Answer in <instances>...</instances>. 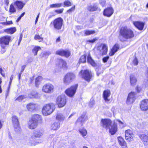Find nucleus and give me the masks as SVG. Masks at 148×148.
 Masks as SVG:
<instances>
[{"label":"nucleus","instance_id":"nucleus-59","mask_svg":"<svg viewBox=\"0 0 148 148\" xmlns=\"http://www.w3.org/2000/svg\"><path fill=\"white\" fill-rule=\"evenodd\" d=\"M4 2L5 4L8 5L9 3V1L8 0H6L4 1Z\"/></svg>","mask_w":148,"mask_h":148},{"label":"nucleus","instance_id":"nucleus-3","mask_svg":"<svg viewBox=\"0 0 148 148\" xmlns=\"http://www.w3.org/2000/svg\"><path fill=\"white\" fill-rule=\"evenodd\" d=\"M120 35L124 38L127 39L134 36L133 32L130 29L126 27H122L120 31Z\"/></svg>","mask_w":148,"mask_h":148},{"label":"nucleus","instance_id":"nucleus-11","mask_svg":"<svg viewBox=\"0 0 148 148\" xmlns=\"http://www.w3.org/2000/svg\"><path fill=\"white\" fill-rule=\"evenodd\" d=\"M10 39V36H4L0 38V43L1 44L2 48L4 49L5 47V45H8Z\"/></svg>","mask_w":148,"mask_h":148},{"label":"nucleus","instance_id":"nucleus-8","mask_svg":"<svg viewBox=\"0 0 148 148\" xmlns=\"http://www.w3.org/2000/svg\"><path fill=\"white\" fill-rule=\"evenodd\" d=\"M56 102L59 108H62L66 104V99L64 95L59 96L56 98Z\"/></svg>","mask_w":148,"mask_h":148},{"label":"nucleus","instance_id":"nucleus-57","mask_svg":"<svg viewBox=\"0 0 148 148\" xmlns=\"http://www.w3.org/2000/svg\"><path fill=\"white\" fill-rule=\"evenodd\" d=\"M12 23V21H8L6 23H2V24H5L7 25H10Z\"/></svg>","mask_w":148,"mask_h":148},{"label":"nucleus","instance_id":"nucleus-25","mask_svg":"<svg viewBox=\"0 0 148 148\" xmlns=\"http://www.w3.org/2000/svg\"><path fill=\"white\" fill-rule=\"evenodd\" d=\"M119 45L118 44H115L111 49L109 53L110 55L111 56H113L119 49Z\"/></svg>","mask_w":148,"mask_h":148},{"label":"nucleus","instance_id":"nucleus-45","mask_svg":"<svg viewBox=\"0 0 148 148\" xmlns=\"http://www.w3.org/2000/svg\"><path fill=\"white\" fill-rule=\"evenodd\" d=\"M26 97L25 96H20L16 99V100L20 101H22Z\"/></svg>","mask_w":148,"mask_h":148},{"label":"nucleus","instance_id":"nucleus-60","mask_svg":"<svg viewBox=\"0 0 148 148\" xmlns=\"http://www.w3.org/2000/svg\"><path fill=\"white\" fill-rule=\"evenodd\" d=\"M146 76L147 78V80L148 81V68H147V69Z\"/></svg>","mask_w":148,"mask_h":148},{"label":"nucleus","instance_id":"nucleus-38","mask_svg":"<svg viewBox=\"0 0 148 148\" xmlns=\"http://www.w3.org/2000/svg\"><path fill=\"white\" fill-rule=\"evenodd\" d=\"M35 139H31V137L30 138V140L29 142V143L32 145L35 146L36 145H38L40 143V142L34 140Z\"/></svg>","mask_w":148,"mask_h":148},{"label":"nucleus","instance_id":"nucleus-54","mask_svg":"<svg viewBox=\"0 0 148 148\" xmlns=\"http://www.w3.org/2000/svg\"><path fill=\"white\" fill-rule=\"evenodd\" d=\"M13 77H14V76L13 75H11V77L10 78V81L9 84V87H10V86L11 84L12 80L13 78Z\"/></svg>","mask_w":148,"mask_h":148},{"label":"nucleus","instance_id":"nucleus-13","mask_svg":"<svg viewBox=\"0 0 148 148\" xmlns=\"http://www.w3.org/2000/svg\"><path fill=\"white\" fill-rule=\"evenodd\" d=\"M136 93L134 92H132L128 95L127 100V103L130 104L132 103L135 100Z\"/></svg>","mask_w":148,"mask_h":148},{"label":"nucleus","instance_id":"nucleus-6","mask_svg":"<svg viewBox=\"0 0 148 148\" xmlns=\"http://www.w3.org/2000/svg\"><path fill=\"white\" fill-rule=\"evenodd\" d=\"M77 86V84L71 86L65 90V93L69 97H73L76 93Z\"/></svg>","mask_w":148,"mask_h":148},{"label":"nucleus","instance_id":"nucleus-49","mask_svg":"<svg viewBox=\"0 0 148 148\" xmlns=\"http://www.w3.org/2000/svg\"><path fill=\"white\" fill-rule=\"evenodd\" d=\"M99 3L103 7L105 6L106 1L105 0H100Z\"/></svg>","mask_w":148,"mask_h":148},{"label":"nucleus","instance_id":"nucleus-32","mask_svg":"<svg viewBox=\"0 0 148 148\" xmlns=\"http://www.w3.org/2000/svg\"><path fill=\"white\" fill-rule=\"evenodd\" d=\"M87 62L93 66H95L96 65V64L92 59L90 54H88L87 56Z\"/></svg>","mask_w":148,"mask_h":148},{"label":"nucleus","instance_id":"nucleus-50","mask_svg":"<svg viewBox=\"0 0 148 148\" xmlns=\"http://www.w3.org/2000/svg\"><path fill=\"white\" fill-rule=\"evenodd\" d=\"M133 64L134 65H137L138 64V59L136 57H135L134 59L133 60Z\"/></svg>","mask_w":148,"mask_h":148},{"label":"nucleus","instance_id":"nucleus-51","mask_svg":"<svg viewBox=\"0 0 148 148\" xmlns=\"http://www.w3.org/2000/svg\"><path fill=\"white\" fill-rule=\"evenodd\" d=\"M75 5L73 7H72L69 10H68L67 12L69 13H70L73 11L75 10Z\"/></svg>","mask_w":148,"mask_h":148},{"label":"nucleus","instance_id":"nucleus-37","mask_svg":"<svg viewBox=\"0 0 148 148\" xmlns=\"http://www.w3.org/2000/svg\"><path fill=\"white\" fill-rule=\"evenodd\" d=\"M15 4L19 9H22L24 5L22 2L18 1H16Z\"/></svg>","mask_w":148,"mask_h":148},{"label":"nucleus","instance_id":"nucleus-22","mask_svg":"<svg viewBox=\"0 0 148 148\" xmlns=\"http://www.w3.org/2000/svg\"><path fill=\"white\" fill-rule=\"evenodd\" d=\"M134 25L139 30H142L144 28L145 23L141 21H134L133 22Z\"/></svg>","mask_w":148,"mask_h":148},{"label":"nucleus","instance_id":"nucleus-41","mask_svg":"<svg viewBox=\"0 0 148 148\" xmlns=\"http://www.w3.org/2000/svg\"><path fill=\"white\" fill-rule=\"evenodd\" d=\"M61 3H58L50 5V8H60L62 5Z\"/></svg>","mask_w":148,"mask_h":148},{"label":"nucleus","instance_id":"nucleus-9","mask_svg":"<svg viewBox=\"0 0 148 148\" xmlns=\"http://www.w3.org/2000/svg\"><path fill=\"white\" fill-rule=\"evenodd\" d=\"M54 88V86L52 84L47 83L43 86L42 90L43 92L45 93L50 94L53 92Z\"/></svg>","mask_w":148,"mask_h":148},{"label":"nucleus","instance_id":"nucleus-53","mask_svg":"<svg viewBox=\"0 0 148 148\" xmlns=\"http://www.w3.org/2000/svg\"><path fill=\"white\" fill-rule=\"evenodd\" d=\"M109 56H106L103 58V61L104 62H106L108 59H109Z\"/></svg>","mask_w":148,"mask_h":148},{"label":"nucleus","instance_id":"nucleus-4","mask_svg":"<svg viewBox=\"0 0 148 148\" xmlns=\"http://www.w3.org/2000/svg\"><path fill=\"white\" fill-rule=\"evenodd\" d=\"M55 108L54 104L52 103L47 104L43 106L42 109V112L44 115L47 116L51 114Z\"/></svg>","mask_w":148,"mask_h":148},{"label":"nucleus","instance_id":"nucleus-44","mask_svg":"<svg viewBox=\"0 0 148 148\" xmlns=\"http://www.w3.org/2000/svg\"><path fill=\"white\" fill-rule=\"evenodd\" d=\"M34 39L37 40H40L39 41V42H41L43 40V38L41 37L39 35H35L34 36Z\"/></svg>","mask_w":148,"mask_h":148},{"label":"nucleus","instance_id":"nucleus-39","mask_svg":"<svg viewBox=\"0 0 148 148\" xmlns=\"http://www.w3.org/2000/svg\"><path fill=\"white\" fill-rule=\"evenodd\" d=\"M84 32L86 36L93 34L95 33V31L93 30H85L84 31Z\"/></svg>","mask_w":148,"mask_h":148},{"label":"nucleus","instance_id":"nucleus-26","mask_svg":"<svg viewBox=\"0 0 148 148\" xmlns=\"http://www.w3.org/2000/svg\"><path fill=\"white\" fill-rule=\"evenodd\" d=\"M130 84L131 86H134L136 84L137 82V79L134 75L132 74L130 75Z\"/></svg>","mask_w":148,"mask_h":148},{"label":"nucleus","instance_id":"nucleus-43","mask_svg":"<svg viewBox=\"0 0 148 148\" xmlns=\"http://www.w3.org/2000/svg\"><path fill=\"white\" fill-rule=\"evenodd\" d=\"M51 54L49 51L44 52L41 53V55L43 57L47 58Z\"/></svg>","mask_w":148,"mask_h":148},{"label":"nucleus","instance_id":"nucleus-27","mask_svg":"<svg viewBox=\"0 0 148 148\" xmlns=\"http://www.w3.org/2000/svg\"><path fill=\"white\" fill-rule=\"evenodd\" d=\"M60 127V123L59 122L55 121L51 125V129L54 130L58 129Z\"/></svg>","mask_w":148,"mask_h":148},{"label":"nucleus","instance_id":"nucleus-63","mask_svg":"<svg viewBox=\"0 0 148 148\" xmlns=\"http://www.w3.org/2000/svg\"><path fill=\"white\" fill-rule=\"evenodd\" d=\"M136 89L138 92H139L140 90V88L138 86H137V88H136Z\"/></svg>","mask_w":148,"mask_h":148},{"label":"nucleus","instance_id":"nucleus-55","mask_svg":"<svg viewBox=\"0 0 148 148\" xmlns=\"http://www.w3.org/2000/svg\"><path fill=\"white\" fill-rule=\"evenodd\" d=\"M26 66L25 65H23L21 66V70L20 72L22 73L23 71H24Z\"/></svg>","mask_w":148,"mask_h":148},{"label":"nucleus","instance_id":"nucleus-46","mask_svg":"<svg viewBox=\"0 0 148 148\" xmlns=\"http://www.w3.org/2000/svg\"><path fill=\"white\" fill-rule=\"evenodd\" d=\"M64 5L65 6H70L71 5V3L69 1H65L64 3Z\"/></svg>","mask_w":148,"mask_h":148},{"label":"nucleus","instance_id":"nucleus-23","mask_svg":"<svg viewBox=\"0 0 148 148\" xmlns=\"http://www.w3.org/2000/svg\"><path fill=\"white\" fill-rule=\"evenodd\" d=\"M125 138L127 140H130L133 138V134L132 131L130 130H127L125 131Z\"/></svg>","mask_w":148,"mask_h":148},{"label":"nucleus","instance_id":"nucleus-31","mask_svg":"<svg viewBox=\"0 0 148 148\" xmlns=\"http://www.w3.org/2000/svg\"><path fill=\"white\" fill-rule=\"evenodd\" d=\"M118 140L119 144L123 147H126V144L124 139L121 136L118 137Z\"/></svg>","mask_w":148,"mask_h":148},{"label":"nucleus","instance_id":"nucleus-19","mask_svg":"<svg viewBox=\"0 0 148 148\" xmlns=\"http://www.w3.org/2000/svg\"><path fill=\"white\" fill-rule=\"evenodd\" d=\"M58 70L56 71V72L60 71V69L61 67L64 68H66L67 67L66 63L65 61L62 59H59L58 61Z\"/></svg>","mask_w":148,"mask_h":148},{"label":"nucleus","instance_id":"nucleus-30","mask_svg":"<svg viewBox=\"0 0 148 148\" xmlns=\"http://www.w3.org/2000/svg\"><path fill=\"white\" fill-rule=\"evenodd\" d=\"M37 106V105L36 104L34 103H30L27 106V108L28 110L32 111L35 109Z\"/></svg>","mask_w":148,"mask_h":148},{"label":"nucleus","instance_id":"nucleus-28","mask_svg":"<svg viewBox=\"0 0 148 148\" xmlns=\"http://www.w3.org/2000/svg\"><path fill=\"white\" fill-rule=\"evenodd\" d=\"M96 4H94L93 5H89L87 7V9L90 12H93L96 11L97 9Z\"/></svg>","mask_w":148,"mask_h":148},{"label":"nucleus","instance_id":"nucleus-14","mask_svg":"<svg viewBox=\"0 0 148 148\" xmlns=\"http://www.w3.org/2000/svg\"><path fill=\"white\" fill-rule=\"evenodd\" d=\"M88 119L87 116L85 113H84L77 119L76 122V125L79 126H82L83 123Z\"/></svg>","mask_w":148,"mask_h":148},{"label":"nucleus","instance_id":"nucleus-33","mask_svg":"<svg viewBox=\"0 0 148 148\" xmlns=\"http://www.w3.org/2000/svg\"><path fill=\"white\" fill-rule=\"evenodd\" d=\"M42 77L41 76H38L35 79V84L36 86L37 87L40 84L42 80Z\"/></svg>","mask_w":148,"mask_h":148},{"label":"nucleus","instance_id":"nucleus-5","mask_svg":"<svg viewBox=\"0 0 148 148\" xmlns=\"http://www.w3.org/2000/svg\"><path fill=\"white\" fill-rule=\"evenodd\" d=\"M63 22V19L61 17H59L51 22V25H52L55 29L57 30H60L62 27Z\"/></svg>","mask_w":148,"mask_h":148},{"label":"nucleus","instance_id":"nucleus-29","mask_svg":"<svg viewBox=\"0 0 148 148\" xmlns=\"http://www.w3.org/2000/svg\"><path fill=\"white\" fill-rule=\"evenodd\" d=\"M65 119L64 116L62 113H58L56 116V119L59 122L63 121Z\"/></svg>","mask_w":148,"mask_h":148},{"label":"nucleus","instance_id":"nucleus-52","mask_svg":"<svg viewBox=\"0 0 148 148\" xmlns=\"http://www.w3.org/2000/svg\"><path fill=\"white\" fill-rule=\"evenodd\" d=\"M63 10L64 9L62 8L61 9H59L58 10H56L55 12L58 14H61L62 13Z\"/></svg>","mask_w":148,"mask_h":148},{"label":"nucleus","instance_id":"nucleus-10","mask_svg":"<svg viewBox=\"0 0 148 148\" xmlns=\"http://www.w3.org/2000/svg\"><path fill=\"white\" fill-rule=\"evenodd\" d=\"M97 50L100 55H106L108 52V47L106 45L102 44L97 47Z\"/></svg>","mask_w":148,"mask_h":148},{"label":"nucleus","instance_id":"nucleus-1","mask_svg":"<svg viewBox=\"0 0 148 148\" xmlns=\"http://www.w3.org/2000/svg\"><path fill=\"white\" fill-rule=\"evenodd\" d=\"M101 125L102 127L107 130L112 135L114 134L117 131V126L115 124H112V122L108 119H102L101 121Z\"/></svg>","mask_w":148,"mask_h":148},{"label":"nucleus","instance_id":"nucleus-20","mask_svg":"<svg viewBox=\"0 0 148 148\" xmlns=\"http://www.w3.org/2000/svg\"><path fill=\"white\" fill-rule=\"evenodd\" d=\"M110 95V92L109 90H104L103 93V97L106 102L108 103L110 100L109 97Z\"/></svg>","mask_w":148,"mask_h":148},{"label":"nucleus","instance_id":"nucleus-2","mask_svg":"<svg viewBox=\"0 0 148 148\" xmlns=\"http://www.w3.org/2000/svg\"><path fill=\"white\" fill-rule=\"evenodd\" d=\"M41 117L40 115L38 114L33 115L28 122V128L32 130L35 129L37 127L38 122H41Z\"/></svg>","mask_w":148,"mask_h":148},{"label":"nucleus","instance_id":"nucleus-47","mask_svg":"<svg viewBox=\"0 0 148 148\" xmlns=\"http://www.w3.org/2000/svg\"><path fill=\"white\" fill-rule=\"evenodd\" d=\"M9 11L10 12H14L16 11V10L13 5L12 4L10 5Z\"/></svg>","mask_w":148,"mask_h":148},{"label":"nucleus","instance_id":"nucleus-34","mask_svg":"<svg viewBox=\"0 0 148 148\" xmlns=\"http://www.w3.org/2000/svg\"><path fill=\"white\" fill-rule=\"evenodd\" d=\"M80 134L83 137L86 136L87 134V131L86 129L84 128H81L79 130Z\"/></svg>","mask_w":148,"mask_h":148},{"label":"nucleus","instance_id":"nucleus-12","mask_svg":"<svg viewBox=\"0 0 148 148\" xmlns=\"http://www.w3.org/2000/svg\"><path fill=\"white\" fill-rule=\"evenodd\" d=\"M12 122L15 129L16 132L20 131L21 129L19 124V122L18 117L16 116H14L12 117Z\"/></svg>","mask_w":148,"mask_h":148},{"label":"nucleus","instance_id":"nucleus-24","mask_svg":"<svg viewBox=\"0 0 148 148\" xmlns=\"http://www.w3.org/2000/svg\"><path fill=\"white\" fill-rule=\"evenodd\" d=\"M28 97L30 98L39 99L41 95L39 94L36 91H33L28 94Z\"/></svg>","mask_w":148,"mask_h":148},{"label":"nucleus","instance_id":"nucleus-56","mask_svg":"<svg viewBox=\"0 0 148 148\" xmlns=\"http://www.w3.org/2000/svg\"><path fill=\"white\" fill-rule=\"evenodd\" d=\"M22 37H23V35H22V34H21L20 38H19V41H18V45H19V44L20 43V42L22 40Z\"/></svg>","mask_w":148,"mask_h":148},{"label":"nucleus","instance_id":"nucleus-36","mask_svg":"<svg viewBox=\"0 0 148 148\" xmlns=\"http://www.w3.org/2000/svg\"><path fill=\"white\" fill-rule=\"evenodd\" d=\"M16 31V29L15 27H12L5 29V32L8 34H12Z\"/></svg>","mask_w":148,"mask_h":148},{"label":"nucleus","instance_id":"nucleus-18","mask_svg":"<svg viewBox=\"0 0 148 148\" xmlns=\"http://www.w3.org/2000/svg\"><path fill=\"white\" fill-rule=\"evenodd\" d=\"M140 106L141 109L145 111L148 109V99H144L140 102Z\"/></svg>","mask_w":148,"mask_h":148},{"label":"nucleus","instance_id":"nucleus-58","mask_svg":"<svg viewBox=\"0 0 148 148\" xmlns=\"http://www.w3.org/2000/svg\"><path fill=\"white\" fill-rule=\"evenodd\" d=\"M97 39L96 38H94L92 40H90L88 41L90 42L93 43L96 40H97Z\"/></svg>","mask_w":148,"mask_h":148},{"label":"nucleus","instance_id":"nucleus-15","mask_svg":"<svg viewBox=\"0 0 148 148\" xmlns=\"http://www.w3.org/2000/svg\"><path fill=\"white\" fill-rule=\"evenodd\" d=\"M56 54L62 56L68 57L70 55V52L68 50H64L63 49H60L56 51Z\"/></svg>","mask_w":148,"mask_h":148},{"label":"nucleus","instance_id":"nucleus-64","mask_svg":"<svg viewBox=\"0 0 148 148\" xmlns=\"http://www.w3.org/2000/svg\"><path fill=\"white\" fill-rule=\"evenodd\" d=\"M21 17L20 16L18 18V19H17V20H16V22H18L20 20V19H21Z\"/></svg>","mask_w":148,"mask_h":148},{"label":"nucleus","instance_id":"nucleus-16","mask_svg":"<svg viewBox=\"0 0 148 148\" xmlns=\"http://www.w3.org/2000/svg\"><path fill=\"white\" fill-rule=\"evenodd\" d=\"M82 76V77L85 80L89 82L91 77V72L87 70H85Z\"/></svg>","mask_w":148,"mask_h":148},{"label":"nucleus","instance_id":"nucleus-48","mask_svg":"<svg viewBox=\"0 0 148 148\" xmlns=\"http://www.w3.org/2000/svg\"><path fill=\"white\" fill-rule=\"evenodd\" d=\"M95 101L92 99H90L89 103V105L90 107H92L95 104Z\"/></svg>","mask_w":148,"mask_h":148},{"label":"nucleus","instance_id":"nucleus-42","mask_svg":"<svg viewBox=\"0 0 148 148\" xmlns=\"http://www.w3.org/2000/svg\"><path fill=\"white\" fill-rule=\"evenodd\" d=\"M40 49V48L39 47H35L32 50V52L34 53V55H37V52L39 49Z\"/></svg>","mask_w":148,"mask_h":148},{"label":"nucleus","instance_id":"nucleus-7","mask_svg":"<svg viewBox=\"0 0 148 148\" xmlns=\"http://www.w3.org/2000/svg\"><path fill=\"white\" fill-rule=\"evenodd\" d=\"M75 77V75L73 73H68L65 75L64 78V82L67 85L69 84L73 81Z\"/></svg>","mask_w":148,"mask_h":148},{"label":"nucleus","instance_id":"nucleus-21","mask_svg":"<svg viewBox=\"0 0 148 148\" xmlns=\"http://www.w3.org/2000/svg\"><path fill=\"white\" fill-rule=\"evenodd\" d=\"M43 134V133L42 130H35L33 134L31 136V139L33 140L35 139V138L41 137L42 135Z\"/></svg>","mask_w":148,"mask_h":148},{"label":"nucleus","instance_id":"nucleus-40","mask_svg":"<svg viewBox=\"0 0 148 148\" xmlns=\"http://www.w3.org/2000/svg\"><path fill=\"white\" fill-rule=\"evenodd\" d=\"M86 55H84L81 56V58L79 59V63L80 64L81 63H85L86 62Z\"/></svg>","mask_w":148,"mask_h":148},{"label":"nucleus","instance_id":"nucleus-17","mask_svg":"<svg viewBox=\"0 0 148 148\" xmlns=\"http://www.w3.org/2000/svg\"><path fill=\"white\" fill-rule=\"evenodd\" d=\"M114 10L111 7L108 8L103 11V14L104 16L110 17L113 13Z\"/></svg>","mask_w":148,"mask_h":148},{"label":"nucleus","instance_id":"nucleus-62","mask_svg":"<svg viewBox=\"0 0 148 148\" xmlns=\"http://www.w3.org/2000/svg\"><path fill=\"white\" fill-rule=\"evenodd\" d=\"M111 110L113 113H114L115 111V108L114 107H112L111 109Z\"/></svg>","mask_w":148,"mask_h":148},{"label":"nucleus","instance_id":"nucleus-61","mask_svg":"<svg viewBox=\"0 0 148 148\" xmlns=\"http://www.w3.org/2000/svg\"><path fill=\"white\" fill-rule=\"evenodd\" d=\"M39 17V14L38 15V16H37L36 18V19L35 20V24H36L37 22L38 21V19Z\"/></svg>","mask_w":148,"mask_h":148},{"label":"nucleus","instance_id":"nucleus-35","mask_svg":"<svg viewBox=\"0 0 148 148\" xmlns=\"http://www.w3.org/2000/svg\"><path fill=\"white\" fill-rule=\"evenodd\" d=\"M139 136L143 142H147L148 141V137L145 134H140Z\"/></svg>","mask_w":148,"mask_h":148}]
</instances>
